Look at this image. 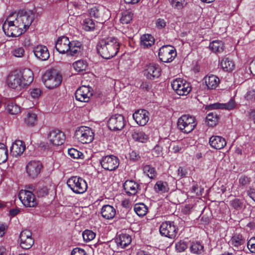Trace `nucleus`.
I'll use <instances>...</instances> for the list:
<instances>
[{"label": "nucleus", "mask_w": 255, "mask_h": 255, "mask_svg": "<svg viewBox=\"0 0 255 255\" xmlns=\"http://www.w3.org/2000/svg\"><path fill=\"white\" fill-rule=\"evenodd\" d=\"M33 80L32 71L29 69L15 71L9 75L7 82L8 87L17 90H20L32 83Z\"/></svg>", "instance_id": "obj_1"}, {"label": "nucleus", "mask_w": 255, "mask_h": 255, "mask_svg": "<svg viewBox=\"0 0 255 255\" xmlns=\"http://www.w3.org/2000/svg\"><path fill=\"white\" fill-rule=\"evenodd\" d=\"M120 43L114 37H108L99 41L97 49L103 58L108 59L115 56L119 51Z\"/></svg>", "instance_id": "obj_2"}, {"label": "nucleus", "mask_w": 255, "mask_h": 255, "mask_svg": "<svg viewBox=\"0 0 255 255\" xmlns=\"http://www.w3.org/2000/svg\"><path fill=\"white\" fill-rule=\"evenodd\" d=\"M82 44L77 40L70 41L66 36H61L57 39L55 48L60 53H66L71 56H77L80 55L82 50Z\"/></svg>", "instance_id": "obj_3"}, {"label": "nucleus", "mask_w": 255, "mask_h": 255, "mask_svg": "<svg viewBox=\"0 0 255 255\" xmlns=\"http://www.w3.org/2000/svg\"><path fill=\"white\" fill-rule=\"evenodd\" d=\"M43 83L48 89H53L59 86L62 82V75L56 70H52L46 71L42 77Z\"/></svg>", "instance_id": "obj_4"}, {"label": "nucleus", "mask_w": 255, "mask_h": 255, "mask_svg": "<svg viewBox=\"0 0 255 255\" xmlns=\"http://www.w3.org/2000/svg\"><path fill=\"white\" fill-rule=\"evenodd\" d=\"M11 16L14 18V19H12V21L20 30H24V32L33 20L32 14H29L23 11H19L17 14H13Z\"/></svg>", "instance_id": "obj_5"}, {"label": "nucleus", "mask_w": 255, "mask_h": 255, "mask_svg": "<svg viewBox=\"0 0 255 255\" xmlns=\"http://www.w3.org/2000/svg\"><path fill=\"white\" fill-rule=\"evenodd\" d=\"M197 123L194 117L184 115L180 117L177 122L178 128L184 133H189L195 128Z\"/></svg>", "instance_id": "obj_6"}, {"label": "nucleus", "mask_w": 255, "mask_h": 255, "mask_svg": "<svg viewBox=\"0 0 255 255\" xmlns=\"http://www.w3.org/2000/svg\"><path fill=\"white\" fill-rule=\"evenodd\" d=\"M75 136L79 142L83 144H86L90 143L93 140L94 133L89 127L81 126L76 130Z\"/></svg>", "instance_id": "obj_7"}, {"label": "nucleus", "mask_w": 255, "mask_h": 255, "mask_svg": "<svg viewBox=\"0 0 255 255\" xmlns=\"http://www.w3.org/2000/svg\"><path fill=\"white\" fill-rule=\"evenodd\" d=\"M67 185L75 193L82 194L87 189L88 186L86 181L78 176H72L67 181Z\"/></svg>", "instance_id": "obj_8"}, {"label": "nucleus", "mask_w": 255, "mask_h": 255, "mask_svg": "<svg viewBox=\"0 0 255 255\" xmlns=\"http://www.w3.org/2000/svg\"><path fill=\"white\" fill-rule=\"evenodd\" d=\"M2 29L5 34L9 37H18L24 32V30H20L12 21V16H10L3 22Z\"/></svg>", "instance_id": "obj_9"}, {"label": "nucleus", "mask_w": 255, "mask_h": 255, "mask_svg": "<svg viewBox=\"0 0 255 255\" xmlns=\"http://www.w3.org/2000/svg\"><path fill=\"white\" fill-rule=\"evenodd\" d=\"M171 86L176 93L180 96L187 95L191 90L190 84L181 78L174 79Z\"/></svg>", "instance_id": "obj_10"}, {"label": "nucleus", "mask_w": 255, "mask_h": 255, "mask_svg": "<svg viewBox=\"0 0 255 255\" xmlns=\"http://www.w3.org/2000/svg\"><path fill=\"white\" fill-rule=\"evenodd\" d=\"M126 120L121 114L112 115L108 121V127L112 130H121L126 126Z\"/></svg>", "instance_id": "obj_11"}, {"label": "nucleus", "mask_w": 255, "mask_h": 255, "mask_svg": "<svg viewBox=\"0 0 255 255\" xmlns=\"http://www.w3.org/2000/svg\"><path fill=\"white\" fill-rule=\"evenodd\" d=\"M161 235L170 239H174L177 234L178 228L172 222H163L159 228Z\"/></svg>", "instance_id": "obj_12"}, {"label": "nucleus", "mask_w": 255, "mask_h": 255, "mask_svg": "<svg viewBox=\"0 0 255 255\" xmlns=\"http://www.w3.org/2000/svg\"><path fill=\"white\" fill-rule=\"evenodd\" d=\"M158 56L162 62H170L176 56V52L173 46L169 45H164L159 49Z\"/></svg>", "instance_id": "obj_13"}, {"label": "nucleus", "mask_w": 255, "mask_h": 255, "mask_svg": "<svg viewBox=\"0 0 255 255\" xmlns=\"http://www.w3.org/2000/svg\"><path fill=\"white\" fill-rule=\"evenodd\" d=\"M102 167L107 170L113 171L116 169L119 165V158L113 155L103 157L100 160Z\"/></svg>", "instance_id": "obj_14"}, {"label": "nucleus", "mask_w": 255, "mask_h": 255, "mask_svg": "<svg viewBox=\"0 0 255 255\" xmlns=\"http://www.w3.org/2000/svg\"><path fill=\"white\" fill-rule=\"evenodd\" d=\"M19 198L24 206L27 207H35L37 203L33 193L28 190H21L19 193Z\"/></svg>", "instance_id": "obj_15"}, {"label": "nucleus", "mask_w": 255, "mask_h": 255, "mask_svg": "<svg viewBox=\"0 0 255 255\" xmlns=\"http://www.w3.org/2000/svg\"><path fill=\"white\" fill-rule=\"evenodd\" d=\"M47 138L51 144L56 146L62 145L65 140L64 133L59 129L50 131Z\"/></svg>", "instance_id": "obj_16"}, {"label": "nucleus", "mask_w": 255, "mask_h": 255, "mask_svg": "<svg viewBox=\"0 0 255 255\" xmlns=\"http://www.w3.org/2000/svg\"><path fill=\"white\" fill-rule=\"evenodd\" d=\"M20 246L23 249H30L34 244L31 232L28 230H23L19 235Z\"/></svg>", "instance_id": "obj_17"}, {"label": "nucleus", "mask_w": 255, "mask_h": 255, "mask_svg": "<svg viewBox=\"0 0 255 255\" xmlns=\"http://www.w3.org/2000/svg\"><path fill=\"white\" fill-rule=\"evenodd\" d=\"M161 69L158 65L150 63L146 66L144 70V75L147 79L153 80L158 78L160 75Z\"/></svg>", "instance_id": "obj_18"}, {"label": "nucleus", "mask_w": 255, "mask_h": 255, "mask_svg": "<svg viewBox=\"0 0 255 255\" xmlns=\"http://www.w3.org/2000/svg\"><path fill=\"white\" fill-rule=\"evenodd\" d=\"M92 95L90 88L85 86L80 87L75 92L76 99L80 102H88Z\"/></svg>", "instance_id": "obj_19"}, {"label": "nucleus", "mask_w": 255, "mask_h": 255, "mask_svg": "<svg viewBox=\"0 0 255 255\" xmlns=\"http://www.w3.org/2000/svg\"><path fill=\"white\" fill-rule=\"evenodd\" d=\"M42 164L38 161H31L26 166V171L28 175L32 178L36 177L40 173Z\"/></svg>", "instance_id": "obj_20"}, {"label": "nucleus", "mask_w": 255, "mask_h": 255, "mask_svg": "<svg viewBox=\"0 0 255 255\" xmlns=\"http://www.w3.org/2000/svg\"><path fill=\"white\" fill-rule=\"evenodd\" d=\"M149 113L145 110H138L135 111L132 115L133 119L139 126H143L149 120Z\"/></svg>", "instance_id": "obj_21"}, {"label": "nucleus", "mask_w": 255, "mask_h": 255, "mask_svg": "<svg viewBox=\"0 0 255 255\" xmlns=\"http://www.w3.org/2000/svg\"><path fill=\"white\" fill-rule=\"evenodd\" d=\"M35 56L40 61H46L49 58V52L47 47L43 45H39L33 49Z\"/></svg>", "instance_id": "obj_22"}, {"label": "nucleus", "mask_w": 255, "mask_h": 255, "mask_svg": "<svg viewBox=\"0 0 255 255\" xmlns=\"http://www.w3.org/2000/svg\"><path fill=\"white\" fill-rule=\"evenodd\" d=\"M246 241L241 235L235 234L231 239L230 243L234 251H242L245 248Z\"/></svg>", "instance_id": "obj_23"}, {"label": "nucleus", "mask_w": 255, "mask_h": 255, "mask_svg": "<svg viewBox=\"0 0 255 255\" xmlns=\"http://www.w3.org/2000/svg\"><path fill=\"white\" fill-rule=\"evenodd\" d=\"M25 150L24 142L20 140H15L10 147V153L13 156L18 157L20 156Z\"/></svg>", "instance_id": "obj_24"}, {"label": "nucleus", "mask_w": 255, "mask_h": 255, "mask_svg": "<svg viewBox=\"0 0 255 255\" xmlns=\"http://www.w3.org/2000/svg\"><path fill=\"white\" fill-rule=\"evenodd\" d=\"M209 144L213 148L221 149L225 147L227 142L225 139L223 137L218 135H213L209 139Z\"/></svg>", "instance_id": "obj_25"}, {"label": "nucleus", "mask_w": 255, "mask_h": 255, "mask_svg": "<svg viewBox=\"0 0 255 255\" xmlns=\"http://www.w3.org/2000/svg\"><path fill=\"white\" fill-rule=\"evenodd\" d=\"M124 188L128 195H134L139 189V184L133 180H127L124 184Z\"/></svg>", "instance_id": "obj_26"}, {"label": "nucleus", "mask_w": 255, "mask_h": 255, "mask_svg": "<svg viewBox=\"0 0 255 255\" xmlns=\"http://www.w3.org/2000/svg\"><path fill=\"white\" fill-rule=\"evenodd\" d=\"M102 216L105 219H113L116 214V210L111 205H105L103 206L101 210Z\"/></svg>", "instance_id": "obj_27"}, {"label": "nucleus", "mask_w": 255, "mask_h": 255, "mask_svg": "<svg viewBox=\"0 0 255 255\" xmlns=\"http://www.w3.org/2000/svg\"><path fill=\"white\" fill-rule=\"evenodd\" d=\"M131 242L130 236L127 234H122L118 236L116 239V242L118 247L122 249L126 248Z\"/></svg>", "instance_id": "obj_28"}, {"label": "nucleus", "mask_w": 255, "mask_h": 255, "mask_svg": "<svg viewBox=\"0 0 255 255\" xmlns=\"http://www.w3.org/2000/svg\"><path fill=\"white\" fill-rule=\"evenodd\" d=\"M204 81L209 89H215L220 83L219 78L214 75L205 76L204 78Z\"/></svg>", "instance_id": "obj_29"}, {"label": "nucleus", "mask_w": 255, "mask_h": 255, "mask_svg": "<svg viewBox=\"0 0 255 255\" xmlns=\"http://www.w3.org/2000/svg\"><path fill=\"white\" fill-rule=\"evenodd\" d=\"M154 43V38L151 34H144L140 37V45L144 48H148Z\"/></svg>", "instance_id": "obj_30"}, {"label": "nucleus", "mask_w": 255, "mask_h": 255, "mask_svg": "<svg viewBox=\"0 0 255 255\" xmlns=\"http://www.w3.org/2000/svg\"><path fill=\"white\" fill-rule=\"evenodd\" d=\"M214 109H225L231 110L235 108L236 104L233 99H231L228 103L224 104L216 103L211 106Z\"/></svg>", "instance_id": "obj_31"}, {"label": "nucleus", "mask_w": 255, "mask_h": 255, "mask_svg": "<svg viewBox=\"0 0 255 255\" xmlns=\"http://www.w3.org/2000/svg\"><path fill=\"white\" fill-rule=\"evenodd\" d=\"M132 137L135 141L142 143L146 142L148 139L147 135L142 131H140L137 129L133 130L132 133Z\"/></svg>", "instance_id": "obj_32"}, {"label": "nucleus", "mask_w": 255, "mask_h": 255, "mask_svg": "<svg viewBox=\"0 0 255 255\" xmlns=\"http://www.w3.org/2000/svg\"><path fill=\"white\" fill-rule=\"evenodd\" d=\"M154 189L156 193L162 194L167 192L169 190V187L167 182L159 180L155 184Z\"/></svg>", "instance_id": "obj_33"}, {"label": "nucleus", "mask_w": 255, "mask_h": 255, "mask_svg": "<svg viewBox=\"0 0 255 255\" xmlns=\"http://www.w3.org/2000/svg\"><path fill=\"white\" fill-rule=\"evenodd\" d=\"M223 69L225 71H232L234 68L235 65L233 60L228 57H224L220 63Z\"/></svg>", "instance_id": "obj_34"}, {"label": "nucleus", "mask_w": 255, "mask_h": 255, "mask_svg": "<svg viewBox=\"0 0 255 255\" xmlns=\"http://www.w3.org/2000/svg\"><path fill=\"white\" fill-rule=\"evenodd\" d=\"M224 43L220 40H214L210 43V49L214 53H221L224 50Z\"/></svg>", "instance_id": "obj_35"}, {"label": "nucleus", "mask_w": 255, "mask_h": 255, "mask_svg": "<svg viewBox=\"0 0 255 255\" xmlns=\"http://www.w3.org/2000/svg\"><path fill=\"white\" fill-rule=\"evenodd\" d=\"M37 115L32 112L28 113L24 118V123L29 127H33L37 123Z\"/></svg>", "instance_id": "obj_36"}, {"label": "nucleus", "mask_w": 255, "mask_h": 255, "mask_svg": "<svg viewBox=\"0 0 255 255\" xmlns=\"http://www.w3.org/2000/svg\"><path fill=\"white\" fill-rule=\"evenodd\" d=\"M230 203L232 207L237 211L241 210L245 207V201L242 199L236 198L231 200Z\"/></svg>", "instance_id": "obj_37"}, {"label": "nucleus", "mask_w": 255, "mask_h": 255, "mask_svg": "<svg viewBox=\"0 0 255 255\" xmlns=\"http://www.w3.org/2000/svg\"><path fill=\"white\" fill-rule=\"evenodd\" d=\"M73 66L77 72H82L86 70L88 64L86 61L80 60L73 63Z\"/></svg>", "instance_id": "obj_38"}, {"label": "nucleus", "mask_w": 255, "mask_h": 255, "mask_svg": "<svg viewBox=\"0 0 255 255\" xmlns=\"http://www.w3.org/2000/svg\"><path fill=\"white\" fill-rule=\"evenodd\" d=\"M134 210L138 216L143 217L147 213L148 208L143 203H139L134 205Z\"/></svg>", "instance_id": "obj_39"}, {"label": "nucleus", "mask_w": 255, "mask_h": 255, "mask_svg": "<svg viewBox=\"0 0 255 255\" xmlns=\"http://www.w3.org/2000/svg\"><path fill=\"white\" fill-rule=\"evenodd\" d=\"M144 174L150 179H153L156 176V172L154 167L149 165H146L143 167Z\"/></svg>", "instance_id": "obj_40"}, {"label": "nucleus", "mask_w": 255, "mask_h": 255, "mask_svg": "<svg viewBox=\"0 0 255 255\" xmlns=\"http://www.w3.org/2000/svg\"><path fill=\"white\" fill-rule=\"evenodd\" d=\"M172 7L180 10L186 6L187 4V0H169Z\"/></svg>", "instance_id": "obj_41"}, {"label": "nucleus", "mask_w": 255, "mask_h": 255, "mask_svg": "<svg viewBox=\"0 0 255 255\" xmlns=\"http://www.w3.org/2000/svg\"><path fill=\"white\" fill-rule=\"evenodd\" d=\"M8 157V150L6 146L3 143H0V164L6 161Z\"/></svg>", "instance_id": "obj_42"}, {"label": "nucleus", "mask_w": 255, "mask_h": 255, "mask_svg": "<svg viewBox=\"0 0 255 255\" xmlns=\"http://www.w3.org/2000/svg\"><path fill=\"white\" fill-rule=\"evenodd\" d=\"M190 250L192 253L201 254L204 251V247L199 242L192 243Z\"/></svg>", "instance_id": "obj_43"}, {"label": "nucleus", "mask_w": 255, "mask_h": 255, "mask_svg": "<svg viewBox=\"0 0 255 255\" xmlns=\"http://www.w3.org/2000/svg\"><path fill=\"white\" fill-rule=\"evenodd\" d=\"M133 13L130 11L126 10L122 13L120 21L123 24H128L131 21Z\"/></svg>", "instance_id": "obj_44"}, {"label": "nucleus", "mask_w": 255, "mask_h": 255, "mask_svg": "<svg viewBox=\"0 0 255 255\" xmlns=\"http://www.w3.org/2000/svg\"><path fill=\"white\" fill-rule=\"evenodd\" d=\"M206 121L208 122V124L209 126L214 127L216 126L218 123V116L215 113H210L206 116Z\"/></svg>", "instance_id": "obj_45"}, {"label": "nucleus", "mask_w": 255, "mask_h": 255, "mask_svg": "<svg viewBox=\"0 0 255 255\" xmlns=\"http://www.w3.org/2000/svg\"><path fill=\"white\" fill-rule=\"evenodd\" d=\"M83 27L86 31H92L95 28V23L93 19L87 18L83 21Z\"/></svg>", "instance_id": "obj_46"}, {"label": "nucleus", "mask_w": 255, "mask_h": 255, "mask_svg": "<svg viewBox=\"0 0 255 255\" xmlns=\"http://www.w3.org/2000/svg\"><path fill=\"white\" fill-rule=\"evenodd\" d=\"M6 108L8 113L11 115H16L20 111V107L12 102L8 103Z\"/></svg>", "instance_id": "obj_47"}, {"label": "nucleus", "mask_w": 255, "mask_h": 255, "mask_svg": "<svg viewBox=\"0 0 255 255\" xmlns=\"http://www.w3.org/2000/svg\"><path fill=\"white\" fill-rule=\"evenodd\" d=\"M83 239L86 242L93 240L96 236V234L91 230H86L82 234Z\"/></svg>", "instance_id": "obj_48"}, {"label": "nucleus", "mask_w": 255, "mask_h": 255, "mask_svg": "<svg viewBox=\"0 0 255 255\" xmlns=\"http://www.w3.org/2000/svg\"><path fill=\"white\" fill-rule=\"evenodd\" d=\"M188 247L186 242L180 241L177 242L175 245V248L178 252H184Z\"/></svg>", "instance_id": "obj_49"}, {"label": "nucleus", "mask_w": 255, "mask_h": 255, "mask_svg": "<svg viewBox=\"0 0 255 255\" xmlns=\"http://www.w3.org/2000/svg\"><path fill=\"white\" fill-rule=\"evenodd\" d=\"M68 154L73 158H81L83 153L75 148H71L68 150Z\"/></svg>", "instance_id": "obj_50"}, {"label": "nucleus", "mask_w": 255, "mask_h": 255, "mask_svg": "<svg viewBox=\"0 0 255 255\" xmlns=\"http://www.w3.org/2000/svg\"><path fill=\"white\" fill-rule=\"evenodd\" d=\"M162 147L159 144H156L152 149L151 152L153 156L159 157L162 154Z\"/></svg>", "instance_id": "obj_51"}, {"label": "nucleus", "mask_w": 255, "mask_h": 255, "mask_svg": "<svg viewBox=\"0 0 255 255\" xmlns=\"http://www.w3.org/2000/svg\"><path fill=\"white\" fill-rule=\"evenodd\" d=\"M245 98L249 102L255 100V90L250 89L248 90L245 95Z\"/></svg>", "instance_id": "obj_52"}, {"label": "nucleus", "mask_w": 255, "mask_h": 255, "mask_svg": "<svg viewBox=\"0 0 255 255\" xmlns=\"http://www.w3.org/2000/svg\"><path fill=\"white\" fill-rule=\"evenodd\" d=\"M25 54V51L22 47H17L12 51V54L16 57H22Z\"/></svg>", "instance_id": "obj_53"}, {"label": "nucleus", "mask_w": 255, "mask_h": 255, "mask_svg": "<svg viewBox=\"0 0 255 255\" xmlns=\"http://www.w3.org/2000/svg\"><path fill=\"white\" fill-rule=\"evenodd\" d=\"M48 189L47 187H39L36 191V194L39 197H44L48 194Z\"/></svg>", "instance_id": "obj_54"}, {"label": "nucleus", "mask_w": 255, "mask_h": 255, "mask_svg": "<svg viewBox=\"0 0 255 255\" xmlns=\"http://www.w3.org/2000/svg\"><path fill=\"white\" fill-rule=\"evenodd\" d=\"M247 247L251 253H255V237L249 240L247 243Z\"/></svg>", "instance_id": "obj_55"}, {"label": "nucleus", "mask_w": 255, "mask_h": 255, "mask_svg": "<svg viewBox=\"0 0 255 255\" xmlns=\"http://www.w3.org/2000/svg\"><path fill=\"white\" fill-rule=\"evenodd\" d=\"M90 15L91 17L98 18L100 17V12L99 9L96 7L92 8L90 10Z\"/></svg>", "instance_id": "obj_56"}, {"label": "nucleus", "mask_w": 255, "mask_h": 255, "mask_svg": "<svg viewBox=\"0 0 255 255\" xmlns=\"http://www.w3.org/2000/svg\"><path fill=\"white\" fill-rule=\"evenodd\" d=\"M41 91L39 88H34L31 90L30 95L32 98L37 99L40 97Z\"/></svg>", "instance_id": "obj_57"}, {"label": "nucleus", "mask_w": 255, "mask_h": 255, "mask_svg": "<svg viewBox=\"0 0 255 255\" xmlns=\"http://www.w3.org/2000/svg\"><path fill=\"white\" fill-rule=\"evenodd\" d=\"M166 25V22L164 19L158 18L156 21V26L159 29L164 28Z\"/></svg>", "instance_id": "obj_58"}, {"label": "nucleus", "mask_w": 255, "mask_h": 255, "mask_svg": "<svg viewBox=\"0 0 255 255\" xmlns=\"http://www.w3.org/2000/svg\"><path fill=\"white\" fill-rule=\"evenodd\" d=\"M86 254L83 249L78 248L74 249L71 252V255H86Z\"/></svg>", "instance_id": "obj_59"}, {"label": "nucleus", "mask_w": 255, "mask_h": 255, "mask_svg": "<svg viewBox=\"0 0 255 255\" xmlns=\"http://www.w3.org/2000/svg\"><path fill=\"white\" fill-rule=\"evenodd\" d=\"M129 158L131 160L137 161L140 158L139 155L135 151L129 152Z\"/></svg>", "instance_id": "obj_60"}, {"label": "nucleus", "mask_w": 255, "mask_h": 255, "mask_svg": "<svg viewBox=\"0 0 255 255\" xmlns=\"http://www.w3.org/2000/svg\"><path fill=\"white\" fill-rule=\"evenodd\" d=\"M7 226L5 224L0 223V237H2L4 235Z\"/></svg>", "instance_id": "obj_61"}, {"label": "nucleus", "mask_w": 255, "mask_h": 255, "mask_svg": "<svg viewBox=\"0 0 255 255\" xmlns=\"http://www.w3.org/2000/svg\"><path fill=\"white\" fill-rule=\"evenodd\" d=\"M186 172L183 170V168L179 167L178 169V176L180 178L184 177L186 175Z\"/></svg>", "instance_id": "obj_62"}, {"label": "nucleus", "mask_w": 255, "mask_h": 255, "mask_svg": "<svg viewBox=\"0 0 255 255\" xmlns=\"http://www.w3.org/2000/svg\"><path fill=\"white\" fill-rule=\"evenodd\" d=\"M250 197L255 201V188L251 189L249 192Z\"/></svg>", "instance_id": "obj_63"}, {"label": "nucleus", "mask_w": 255, "mask_h": 255, "mask_svg": "<svg viewBox=\"0 0 255 255\" xmlns=\"http://www.w3.org/2000/svg\"><path fill=\"white\" fill-rule=\"evenodd\" d=\"M140 88L148 90L150 88L149 85L147 82H142V84L140 85Z\"/></svg>", "instance_id": "obj_64"}]
</instances>
